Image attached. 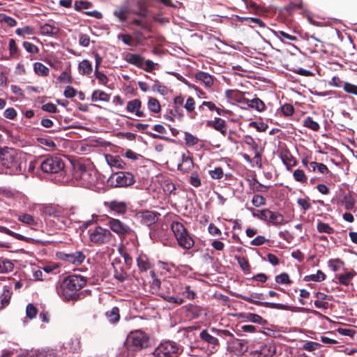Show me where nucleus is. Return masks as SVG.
Masks as SVG:
<instances>
[{
	"label": "nucleus",
	"mask_w": 357,
	"mask_h": 357,
	"mask_svg": "<svg viewBox=\"0 0 357 357\" xmlns=\"http://www.w3.org/2000/svg\"><path fill=\"white\" fill-rule=\"evenodd\" d=\"M11 298V292L9 290L4 291L3 294L0 296V308H3L6 306Z\"/></svg>",
	"instance_id": "50"
},
{
	"label": "nucleus",
	"mask_w": 357,
	"mask_h": 357,
	"mask_svg": "<svg viewBox=\"0 0 357 357\" xmlns=\"http://www.w3.org/2000/svg\"><path fill=\"white\" fill-rule=\"evenodd\" d=\"M59 28L54 24H45L40 27V31L44 36H54L59 33Z\"/></svg>",
	"instance_id": "28"
},
{
	"label": "nucleus",
	"mask_w": 357,
	"mask_h": 357,
	"mask_svg": "<svg viewBox=\"0 0 357 357\" xmlns=\"http://www.w3.org/2000/svg\"><path fill=\"white\" fill-rule=\"evenodd\" d=\"M321 347V344L318 342L308 341L306 342L303 346V349L308 351H313L317 349H319Z\"/></svg>",
	"instance_id": "60"
},
{
	"label": "nucleus",
	"mask_w": 357,
	"mask_h": 357,
	"mask_svg": "<svg viewBox=\"0 0 357 357\" xmlns=\"http://www.w3.org/2000/svg\"><path fill=\"white\" fill-rule=\"evenodd\" d=\"M268 221H269L274 225H280L283 224L284 218L280 213L273 212L271 211V213H269L268 215Z\"/></svg>",
	"instance_id": "39"
},
{
	"label": "nucleus",
	"mask_w": 357,
	"mask_h": 357,
	"mask_svg": "<svg viewBox=\"0 0 357 357\" xmlns=\"http://www.w3.org/2000/svg\"><path fill=\"white\" fill-rule=\"evenodd\" d=\"M160 215V214L155 211H142L137 212L135 217L141 223L151 226L158 220Z\"/></svg>",
	"instance_id": "11"
},
{
	"label": "nucleus",
	"mask_w": 357,
	"mask_h": 357,
	"mask_svg": "<svg viewBox=\"0 0 357 357\" xmlns=\"http://www.w3.org/2000/svg\"><path fill=\"white\" fill-rule=\"evenodd\" d=\"M252 204L256 207H260L266 204L265 198L259 195H255L252 199Z\"/></svg>",
	"instance_id": "55"
},
{
	"label": "nucleus",
	"mask_w": 357,
	"mask_h": 357,
	"mask_svg": "<svg viewBox=\"0 0 357 357\" xmlns=\"http://www.w3.org/2000/svg\"><path fill=\"white\" fill-rule=\"evenodd\" d=\"M137 10H133L132 14L140 17H146L148 13L146 1L144 0H139L137 3Z\"/></svg>",
	"instance_id": "36"
},
{
	"label": "nucleus",
	"mask_w": 357,
	"mask_h": 357,
	"mask_svg": "<svg viewBox=\"0 0 357 357\" xmlns=\"http://www.w3.org/2000/svg\"><path fill=\"white\" fill-rule=\"evenodd\" d=\"M89 241L96 245H102L109 243L113 235L109 229L102 227L100 226H96L88 230Z\"/></svg>",
	"instance_id": "5"
},
{
	"label": "nucleus",
	"mask_w": 357,
	"mask_h": 357,
	"mask_svg": "<svg viewBox=\"0 0 357 357\" xmlns=\"http://www.w3.org/2000/svg\"><path fill=\"white\" fill-rule=\"evenodd\" d=\"M86 284V279L82 275H71L66 277L56 284L57 294L64 301H76L79 296L77 292Z\"/></svg>",
	"instance_id": "1"
},
{
	"label": "nucleus",
	"mask_w": 357,
	"mask_h": 357,
	"mask_svg": "<svg viewBox=\"0 0 357 357\" xmlns=\"http://www.w3.org/2000/svg\"><path fill=\"white\" fill-rule=\"evenodd\" d=\"M210 176L213 179H220L223 176V171L221 167H215L208 172Z\"/></svg>",
	"instance_id": "61"
},
{
	"label": "nucleus",
	"mask_w": 357,
	"mask_h": 357,
	"mask_svg": "<svg viewBox=\"0 0 357 357\" xmlns=\"http://www.w3.org/2000/svg\"><path fill=\"white\" fill-rule=\"evenodd\" d=\"M93 71V67L91 63L84 59L78 65V72L82 75H89Z\"/></svg>",
	"instance_id": "27"
},
{
	"label": "nucleus",
	"mask_w": 357,
	"mask_h": 357,
	"mask_svg": "<svg viewBox=\"0 0 357 357\" xmlns=\"http://www.w3.org/2000/svg\"><path fill=\"white\" fill-rule=\"evenodd\" d=\"M105 206L109 208L110 211L119 215L126 213L128 209V206L126 202L116 200L105 202Z\"/></svg>",
	"instance_id": "18"
},
{
	"label": "nucleus",
	"mask_w": 357,
	"mask_h": 357,
	"mask_svg": "<svg viewBox=\"0 0 357 357\" xmlns=\"http://www.w3.org/2000/svg\"><path fill=\"white\" fill-rule=\"evenodd\" d=\"M317 231L319 233H326L331 234L334 233V229L331 227L328 223L319 222L317 226Z\"/></svg>",
	"instance_id": "44"
},
{
	"label": "nucleus",
	"mask_w": 357,
	"mask_h": 357,
	"mask_svg": "<svg viewBox=\"0 0 357 357\" xmlns=\"http://www.w3.org/2000/svg\"><path fill=\"white\" fill-rule=\"evenodd\" d=\"M94 75L96 79L98 80L99 83L102 84H106L107 83L108 78L103 73L99 71L97 69H95Z\"/></svg>",
	"instance_id": "63"
},
{
	"label": "nucleus",
	"mask_w": 357,
	"mask_h": 357,
	"mask_svg": "<svg viewBox=\"0 0 357 357\" xmlns=\"http://www.w3.org/2000/svg\"><path fill=\"white\" fill-rule=\"evenodd\" d=\"M184 108L189 114V116L194 119L196 113L194 112L195 108V101L192 97H188L184 104Z\"/></svg>",
	"instance_id": "33"
},
{
	"label": "nucleus",
	"mask_w": 357,
	"mask_h": 357,
	"mask_svg": "<svg viewBox=\"0 0 357 357\" xmlns=\"http://www.w3.org/2000/svg\"><path fill=\"white\" fill-rule=\"evenodd\" d=\"M125 60L139 68H142L144 66V58L138 54L128 53L126 55Z\"/></svg>",
	"instance_id": "26"
},
{
	"label": "nucleus",
	"mask_w": 357,
	"mask_h": 357,
	"mask_svg": "<svg viewBox=\"0 0 357 357\" xmlns=\"http://www.w3.org/2000/svg\"><path fill=\"white\" fill-rule=\"evenodd\" d=\"M149 345V336L141 330L130 332L126 340V350L122 353V357H135V352L140 351Z\"/></svg>",
	"instance_id": "2"
},
{
	"label": "nucleus",
	"mask_w": 357,
	"mask_h": 357,
	"mask_svg": "<svg viewBox=\"0 0 357 357\" xmlns=\"http://www.w3.org/2000/svg\"><path fill=\"white\" fill-rule=\"evenodd\" d=\"M0 22L5 23L10 27L15 26L17 24V22L14 18L3 14L0 15Z\"/></svg>",
	"instance_id": "54"
},
{
	"label": "nucleus",
	"mask_w": 357,
	"mask_h": 357,
	"mask_svg": "<svg viewBox=\"0 0 357 357\" xmlns=\"http://www.w3.org/2000/svg\"><path fill=\"white\" fill-rule=\"evenodd\" d=\"M194 167V163L192 158L185 154L182 155V161L178 165V169L183 173H187L192 170Z\"/></svg>",
	"instance_id": "22"
},
{
	"label": "nucleus",
	"mask_w": 357,
	"mask_h": 357,
	"mask_svg": "<svg viewBox=\"0 0 357 357\" xmlns=\"http://www.w3.org/2000/svg\"><path fill=\"white\" fill-rule=\"evenodd\" d=\"M22 45L24 48L29 53L36 54L39 51V49L36 45L29 42L24 41Z\"/></svg>",
	"instance_id": "62"
},
{
	"label": "nucleus",
	"mask_w": 357,
	"mask_h": 357,
	"mask_svg": "<svg viewBox=\"0 0 357 357\" xmlns=\"http://www.w3.org/2000/svg\"><path fill=\"white\" fill-rule=\"evenodd\" d=\"M276 352V347L274 344H267L262 346L260 349L259 354L261 357H271Z\"/></svg>",
	"instance_id": "30"
},
{
	"label": "nucleus",
	"mask_w": 357,
	"mask_h": 357,
	"mask_svg": "<svg viewBox=\"0 0 357 357\" xmlns=\"http://www.w3.org/2000/svg\"><path fill=\"white\" fill-rule=\"evenodd\" d=\"M63 259L73 265H80L85 259V255L81 251H76L75 252L63 254Z\"/></svg>",
	"instance_id": "17"
},
{
	"label": "nucleus",
	"mask_w": 357,
	"mask_h": 357,
	"mask_svg": "<svg viewBox=\"0 0 357 357\" xmlns=\"http://www.w3.org/2000/svg\"><path fill=\"white\" fill-rule=\"evenodd\" d=\"M250 188L255 192H265L268 189L269 186L264 185L260 183L257 179L252 178L249 180Z\"/></svg>",
	"instance_id": "32"
},
{
	"label": "nucleus",
	"mask_w": 357,
	"mask_h": 357,
	"mask_svg": "<svg viewBox=\"0 0 357 357\" xmlns=\"http://www.w3.org/2000/svg\"><path fill=\"white\" fill-rule=\"evenodd\" d=\"M109 229L119 236H132L137 239V235L134 230L119 219L110 218L108 220Z\"/></svg>",
	"instance_id": "8"
},
{
	"label": "nucleus",
	"mask_w": 357,
	"mask_h": 357,
	"mask_svg": "<svg viewBox=\"0 0 357 357\" xmlns=\"http://www.w3.org/2000/svg\"><path fill=\"white\" fill-rule=\"evenodd\" d=\"M105 159L107 164L112 168H116L117 169H123L125 168L126 163L119 155H106Z\"/></svg>",
	"instance_id": "20"
},
{
	"label": "nucleus",
	"mask_w": 357,
	"mask_h": 357,
	"mask_svg": "<svg viewBox=\"0 0 357 357\" xmlns=\"http://www.w3.org/2000/svg\"><path fill=\"white\" fill-rule=\"evenodd\" d=\"M189 182L192 185L196 188L201 185V180L199 178V174L197 172H192Z\"/></svg>",
	"instance_id": "58"
},
{
	"label": "nucleus",
	"mask_w": 357,
	"mask_h": 357,
	"mask_svg": "<svg viewBox=\"0 0 357 357\" xmlns=\"http://www.w3.org/2000/svg\"><path fill=\"white\" fill-rule=\"evenodd\" d=\"M65 167L63 160L57 156L47 158L40 164V169L47 174H57Z\"/></svg>",
	"instance_id": "6"
},
{
	"label": "nucleus",
	"mask_w": 357,
	"mask_h": 357,
	"mask_svg": "<svg viewBox=\"0 0 357 357\" xmlns=\"http://www.w3.org/2000/svg\"><path fill=\"white\" fill-rule=\"evenodd\" d=\"M206 126L220 132L223 135L227 133L226 122L220 118L216 117L213 121H208Z\"/></svg>",
	"instance_id": "21"
},
{
	"label": "nucleus",
	"mask_w": 357,
	"mask_h": 357,
	"mask_svg": "<svg viewBox=\"0 0 357 357\" xmlns=\"http://www.w3.org/2000/svg\"><path fill=\"white\" fill-rule=\"evenodd\" d=\"M184 139H185L186 145L188 146H194V145L197 144L199 142V139L197 137L194 136L193 135H192L191 133L188 132H185V138Z\"/></svg>",
	"instance_id": "51"
},
{
	"label": "nucleus",
	"mask_w": 357,
	"mask_h": 357,
	"mask_svg": "<svg viewBox=\"0 0 357 357\" xmlns=\"http://www.w3.org/2000/svg\"><path fill=\"white\" fill-rule=\"evenodd\" d=\"M196 79L202 82L206 87H210L213 84V77L205 72H198L195 74Z\"/></svg>",
	"instance_id": "25"
},
{
	"label": "nucleus",
	"mask_w": 357,
	"mask_h": 357,
	"mask_svg": "<svg viewBox=\"0 0 357 357\" xmlns=\"http://www.w3.org/2000/svg\"><path fill=\"white\" fill-rule=\"evenodd\" d=\"M114 276L121 282H124L128 278L127 273L123 270L122 268H121L119 270L115 268Z\"/></svg>",
	"instance_id": "56"
},
{
	"label": "nucleus",
	"mask_w": 357,
	"mask_h": 357,
	"mask_svg": "<svg viewBox=\"0 0 357 357\" xmlns=\"http://www.w3.org/2000/svg\"><path fill=\"white\" fill-rule=\"evenodd\" d=\"M29 357H56V353L53 349L38 350Z\"/></svg>",
	"instance_id": "43"
},
{
	"label": "nucleus",
	"mask_w": 357,
	"mask_h": 357,
	"mask_svg": "<svg viewBox=\"0 0 357 357\" xmlns=\"http://www.w3.org/2000/svg\"><path fill=\"white\" fill-rule=\"evenodd\" d=\"M275 282L278 284H287L291 282L289 275L287 273H283L277 276H275Z\"/></svg>",
	"instance_id": "59"
},
{
	"label": "nucleus",
	"mask_w": 357,
	"mask_h": 357,
	"mask_svg": "<svg viewBox=\"0 0 357 357\" xmlns=\"http://www.w3.org/2000/svg\"><path fill=\"white\" fill-rule=\"evenodd\" d=\"M8 49H9V54L10 56L13 59H17L18 58L20 53H19V48L16 44V42L14 39H10L9 44H8Z\"/></svg>",
	"instance_id": "41"
},
{
	"label": "nucleus",
	"mask_w": 357,
	"mask_h": 357,
	"mask_svg": "<svg viewBox=\"0 0 357 357\" xmlns=\"http://www.w3.org/2000/svg\"><path fill=\"white\" fill-rule=\"evenodd\" d=\"M281 158L283 161V162L287 165V166H291V165H294L295 163H296V161L294 159V158L290 155L288 153H282L281 155ZM287 169L289 170L291 167H287Z\"/></svg>",
	"instance_id": "52"
},
{
	"label": "nucleus",
	"mask_w": 357,
	"mask_h": 357,
	"mask_svg": "<svg viewBox=\"0 0 357 357\" xmlns=\"http://www.w3.org/2000/svg\"><path fill=\"white\" fill-rule=\"evenodd\" d=\"M129 6L126 4L119 6L116 10H114L113 15L119 19L121 22H124L127 20L128 15L132 13Z\"/></svg>",
	"instance_id": "19"
},
{
	"label": "nucleus",
	"mask_w": 357,
	"mask_h": 357,
	"mask_svg": "<svg viewBox=\"0 0 357 357\" xmlns=\"http://www.w3.org/2000/svg\"><path fill=\"white\" fill-rule=\"evenodd\" d=\"M37 312L38 310L33 304L29 303L27 305L26 308V315L27 318L29 319H33L36 317Z\"/></svg>",
	"instance_id": "53"
},
{
	"label": "nucleus",
	"mask_w": 357,
	"mask_h": 357,
	"mask_svg": "<svg viewBox=\"0 0 357 357\" xmlns=\"http://www.w3.org/2000/svg\"><path fill=\"white\" fill-rule=\"evenodd\" d=\"M303 125L304 126L314 130L317 131L319 129V125L317 122L314 121L312 117L307 116L304 121H303Z\"/></svg>",
	"instance_id": "49"
},
{
	"label": "nucleus",
	"mask_w": 357,
	"mask_h": 357,
	"mask_svg": "<svg viewBox=\"0 0 357 357\" xmlns=\"http://www.w3.org/2000/svg\"><path fill=\"white\" fill-rule=\"evenodd\" d=\"M225 95L228 99L235 100L243 104H246L248 100V98L244 97L243 93L236 90H227Z\"/></svg>",
	"instance_id": "24"
},
{
	"label": "nucleus",
	"mask_w": 357,
	"mask_h": 357,
	"mask_svg": "<svg viewBox=\"0 0 357 357\" xmlns=\"http://www.w3.org/2000/svg\"><path fill=\"white\" fill-rule=\"evenodd\" d=\"M227 349L236 355H241L247 351L248 347L244 340L233 337L227 342Z\"/></svg>",
	"instance_id": "12"
},
{
	"label": "nucleus",
	"mask_w": 357,
	"mask_h": 357,
	"mask_svg": "<svg viewBox=\"0 0 357 357\" xmlns=\"http://www.w3.org/2000/svg\"><path fill=\"white\" fill-rule=\"evenodd\" d=\"M110 178L114 186L119 188L132 185L135 181L134 176L127 172L116 173Z\"/></svg>",
	"instance_id": "10"
},
{
	"label": "nucleus",
	"mask_w": 357,
	"mask_h": 357,
	"mask_svg": "<svg viewBox=\"0 0 357 357\" xmlns=\"http://www.w3.org/2000/svg\"><path fill=\"white\" fill-rule=\"evenodd\" d=\"M356 274L355 272H347L344 274L340 275L338 276V280L340 284L347 286Z\"/></svg>",
	"instance_id": "45"
},
{
	"label": "nucleus",
	"mask_w": 357,
	"mask_h": 357,
	"mask_svg": "<svg viewBox=\"0 0 357 357\" xmlns=\"http://www.w3.org/2000/svg\"><path fill=\"white\" fill-rule=\"evenodd\" d=\"M34 73L41 77H46L50 73L49 68L40 62H36L33 64Z\"/></svg>",
	"instance_id": "31"
},
{
	"label": "nucleus",
	"mask_w": 357,
	"mask_h": 357,
	"mask_svg": "<svg viewBox=\"0 0 357 357\" xmlns=\"http://www.w3.org/2000/svg\"><path fill=\"white\" fill-rule=\"evenodd\" d=\"M18 220L27 225H36L33 217L29 214L24 213L18 216Z\"/></svg>",
	"instance_id": "48"
},
{
	"label": "nucleus",
	"mask_w": 357,
	"mask_h": 357,
	"mask_svg": "<svg viewBox=\"0 0 357 357\" xmlns=\"http://www.w3.org/2000/svg\"><path fill=\"white\" fill-rule=\"evenodd\" d=\"M105 315L110 322L115 323L119 320V309L117 307H112L106 312Z\"/></svg>",
	"instance_id": "37"
},
{
	"label": "nucleus",
	"mask_w": 357,
	"mask_h": 357,
	"mask_svg": "<svg viewBox=\"0 0 357 357\" xmlns=\"http://www.w3.org/2000/svg\"><path fill=\"white\" fill-rule=\"evenodd\" d=\"M293 177L294 180L300 183H305L307 181V177L304 171L301 169H296L293 172Z\"/></svg>",
	"instance_id": "42"
},
{
	"label": "nucleus",
	"mask_w": 357,
	"mask_h": 357,
	"mask_svg": "<svg viewBox=\"0 0 357 357\" xmlns=\"http://www.w3.org/2000/svg\"><path fill=\"white\" fill-rule=\"evenodd\" d=\"M171 229L180 247L189 250L194 246L195 241L192 236L182 223L173 222L171 225Z\"/></svg>",
	"instance_id": "3"
},
{
	"label": "nucleus",
	"mask_w": 357,
	"mask_h": 357,
	"mask_svg": "<svg viewBox=\"0 0 357 357\" xmlns=\"http://www.w3.org/2000/svg\"><path fill=\"white\" fill-rule=\"evenodd\" d=\"M148 109L155 113L158 114L161 110V107L159 101L155 98H149L147 103Z\"/></svg>",
	"instance_id": "38"
},
{
	"label": "nucleus",
	"mask_w": 357,
	"mask_h": 357,
	"mask_svg": "<svg viewBox=\"0 0 357 357\" xmlns=\"http://www.w3.org/2000/svg\"><path fill=\"white\" fill-rule=\"evenodd\" d=\"M178 345L172 341L162 342L153 351L154 357H172L178 352Z\"/></svg>",
	"instance_id": "7"
},
{
	"label": "nucleus",
	"mask_w": 357,
	"mask_h": 357,
	"mask_svg": "<svg viewBox=\"0 0 357 357\" xmlns=\"http://www.w3.org/2000/svg\"><path fill=\"white\" fill-rule=\"evenodd\" d=\"M326 279V275L320 270H318L316 273L305 275L304 280L306 282L314 281V282H321Z\"/></svg>",
	"instance_id": "35"
},
{
	"label": "nucleus",
	"mask_w": 357,
	"mask_h": 357,
	"mask_svg": "<svg viewBox=\"0 0 357 357\" xmlns=\"http://www.w3.org/2000/svg\"><path fill=\"white\" fill-rule=\"evenodd\" d=\"M343 89L346 93L357 96V85L344 82Z\"/></svg>",
	"instance_id": "57"
},
{
	"label": "nucleus",
	"mask_w": 357,
	"mask_h": 357,
	"mask_svg": "<svg viewBox=\"0 0 357 357\" xmlns=\"http://www.w3.org/2000/svg\"><path fill=\"white\" fill-rule=\"evenodd\" d=\"M118 251L120 255L123 258L124 262L128 268L132 264V258L130 256V255L127 252L126 249L123 247H120L118 249Z\"/></svg>",
	"instance_id": "46"
},
{
	"label": "nucleus",
	"mask_w": 357,
	"mask_h": 357,
	"mask_svg": "<svg viewBox=\"0 0 357 357\" xmlns=\"http://www.w3.org/2000/svg\"><path fill=\"white\" fill-rule=\"evenodd\" d=\"M137 264L142 272L146 271L152 267L149 257L144 253H141L137 258Z\"/></svg>",
	"instance_id": "23"
},
{
	"label": "nucleus",
	"mask_w": 357,
	"mask_h": 357,
	"mask_svg": "<svg viewBox=\"0 0 357 357\" xmlns=\"http://www.w3.org/2000/svg\"><path fill=\"white\" fill-rule=\"evenodd\" d=\"M199 337L210 347L211 353H215L218 351L220 346L219 340L217 337L209 333L208 330H202L199 333Z\"/></svg>",
	"instance_id": "14"
},
{
	"label": "nucleus",
	"mask_w": 357,
	"mask_h": 357,
	"mask_svg": "<svg viewBox=\"0 0 357 357\" xmlns=\"http://www.w3.org/2000/svg\"><path fill=\"white\" fill-rule=\"evenodd\" d=\"M142 102L139 99H133L128 102L126 110L129 113L135 114L139 118L144 117L145 114L141 109Z\"/></svg>",
	"instance_id": "16"
},
{
	"label": "nucleus",
	"mask_w": 357,
	"mask_h": 357,
	"mask_svg": "<svg viewBox=\"0 0 357 357\" xmlns=\"http://www.w3.org/2000/svg\"><path fill=\"white\" fill-rule=\"evenodd\" d=\"M74 177L80 185L88 188L93 187L97 180L95 172L87 169L84 166H79L75 169Z\"/></svg>",
	"instance_id": "4"
},
{
	"label": "nucleus",
	"mask_w": 357,
	"mask_h": 357,
	"mask_svg": "<svg viewBox=\"0 0 357 357\" xmlns=\"http://www.w3.org/2000/svg\"><path fill=\"white\" fill-rule=\"evenodd\" d=\"M281 109L283 114L286 116H291L294 112V108L291 104H284Z\"/></svg>",
	"instance_id": "64"
},
{
	"label": "nucleus",
	"mask_w": 357,
	"mask_h": 357,
	"mask_svg": "<svg viewBox=\"0 0 357 357\" xmlns=\"http://www.w3.org/2000/svg\"><path fill=\"white\" fill-rule=\"evenodd\" d=\"M13 267V264L10 260L0 258V273L10 272Z\"/></svg>",
	"instance_id": "40"
},
{
	"label": "nucleus",
	"mask_w": 357,
	"mask_h": 357,
	"mask_svg": "<svg viewBox=\"0 0 357 357\" xmlns=\"http://www.w3.org/2000/svg\"><path fill=\"white\" fill-rule=\"evenodd\" d=\"M241 298L247 302L255 303L257 305H261L266 307L279 309V310H287L288 307L282 303H274L270 302H261L258 300L264 299V295L262 294L254 293L250 296H242Z\"/></svg>",
	"instance_id": "9"
},
{
	"label": "nucleus",
	"mask_w": 357,
	"mask_h": 357,
	"mask_svg": "<svg viewBox=\"0 0 357 357\" xmlns=\"http://www.w3.org/2000/svg\"><path fill=\"white\" fill-rule=\"evenodd\" d=\"M44 213L50 217L61 220L64 222V220L68 216L69 212L68 210L59 206H47L44 209Z\"/></svg>",
	"instance_id": "13"
},
{
	"label": "nucleus",
	"mask_w": 357,
	"mask_h": 357,
	"mask_svg": "<svg viewBox=\"0 0 357 357\" xmlns=\"http://www.w3.org/2000/svg\"><path fill=\"white\" fill-rule=\"evenodd\" d=\"M245 105L258 112L264 111L266 107L264 102L258 98H255L252 100L248 99Z\"/></svg>",
	"instance_id": "29"
},
{
	"label": "nucleus",
	"mask_w": 357,
	"mask_h": 357,
	"mask_svg": "<svg viewBox=\"0 0 357 357\" xmlns=\"http://www.w3.org/2000/svg\"><path fill=\"white\" fill-rule=\"evenodd\" d=\"M0 158L2 165L10 168L15 163V151L13 149L5 147L0 151Z\"/></svg>",
	"instance_id": "15"
},
{
	"label": "nucleus",
	"mask_w": 357,
	"mask_h": 357,
	"mask_svg": "<svg viewBox=\"0 0 357 357\" xmlns=\"http://www.w3.org/2000/svg\"><path fill=\"white\" fill-rule=\"evenodd\" d=\"M91 99L95 102H108L109 100V96L102 91L96 90L92 93Z\"/></svg>",
	"instance_id": "34"
},
{
	"label": "nucleus",
	"mask_w": 357,
	"mask_h": 357,
	"mask_svg": "<svg viewBox=\"0 0 357 357\" xmlns=\"http://www.w3.org/2000/svg\"><path fill=\"white\" fill-rule=\"evenodd\" d=\"M15 33L17 36L21 37H24L25 35H33L34 34V29L29 26H25L22 28H17L15 30Z\"/></svg>",
	"instance_id": "47"
}]
</instances>
